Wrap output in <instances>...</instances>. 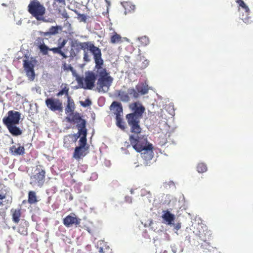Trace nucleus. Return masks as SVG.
<instances>
[{
  "instance_id": "obj_46",
  "label": "nucleus",
  "mask_w": 253,
  "mask_h": 253,
  "mask_svg": "<svg viewBox=\"0 0 253 253\" xmlns=\"http://www.w3.org/2000/svg\"><path fill=\"white\" fill-rule=\"evenodd\" d=\"M207 244H208V242L204 241V244H202L201 246V248H202L203 249H206V248H205V246H207Z\"/></svg>"
},
{
  "instance_id": "obj_21",
  "label": "nucleus",
  "mask_w": 253,
  "mask_h": 253,
  "mask_svg": "<svg viewBox=\"0 0 253 253\" xmlns=\"http://www.w3.org/2000/svg\"><path fill=\"white\" fill-rule=\"evenodd\" d=\"M12 215V219L15 223H18L20 221V217L21 215V211L20 209H12L10 210Z\"/></svg>"
},
{
  "instance_id": "obj_48",
  "label": "nucleus",
  "mask_w": 253,
  "mask_h": 253,
  "mask_svg": "<svg viewBox=\"0 0 253 253\" xmlns=\"http://www.w3.org/2000/svg\"><path fill=\"white\" fill-rule=\"evenodd\" d=\"M63 16L64 18H68V14L67 13H65V14H63Z\"/></svg>"
},
{
  "instance_id": "obj_35",
  "label": "nucleus",
  "mask_w": 253,
  "mask_h": 253,
  "mask_svg": "<svg viewBox=\"0 0 253 253\" xmlns=\"http://www.w3.org/2000/svg\"><path fill=\"white\" fill-rule=\"evenodd\" d=\"M121 36L115 33V34L111 37V42L113 44L118 43L121 41Z\"/></svg>"
},
{
  "instance_id": "obj_45",
  "label": "nucleus",
  "mask_w": 253,
  "mask_h": 253,
  "mask_svg": "<svg viewBox=\"0 0 253 253\" xmlns=\"http://www.w3.org/2000/svg\"><path fill=\"white\" fill-rule=\"evenodd\" d=\"M97 248L98 249V251L100 253H105V251H104V249H103V247H98V246Z\"/></svg>"
},
{
  "instance_id": "obj_5",
  "label": "nucleus",
  "mask_w": 253,
  "mask_h": 253,
  "mask_svg": "<svg viewBox=\"0 0 253 253\" xmlns=\"http://www.w3.org/2000/svg\"><path fill=\"white\" fill-rule=\"evenodd\" d=\"M135 134L130 135L129 140L134 149L138 152H140L147 147L149 143L144 135L136 134L137 135L135 136Z\"/></svg>"
},
{
  "instance_id": "obj_33",
  "label": "nucleus",
  "mask_w": 253,
  "mask_h": 253,
  "mask_svg": "<svg viewBox=\"0 0 253 253\" xmlns=\"http://www.w3.org/2000/svg\"><path fill=\"white\" fill-rule=\"evenodd\" d=\"M138 40L141 46H146L149 43V38L146 36L141 37L138 38Z\"/></svg>"
},
{
  "instance_id": "obj_34",
  "label": "nucleus",
  "mask_w": 253,
  "mask_h": 253,
  "mask_svg": "<svg viewBox=\"0 0 253 253\" xmlns=\"http://www.w3.org/2000/svg\"><path fill=\"white\" fill-rule=\"evenodd\" d=\"M197 170L199 173L206 172L207 170L206 165L203 163L198 164L197 167Z\"/></svg>"
},
{
  "instance_id": "obj_12",
  "label": "nucleus",
  "mask_w": 253,
  "mask_h": 253,
  "mask_svg": "<svg viewBox=\"0 0 253 253\" xmlns=\"http://www.w3.org/2000/svg\"><path fill=\"white\" fill-rule=\"evenodd\" d=\"M45 104L52 111H62V102L58 99L48 98L45 100Z\"/></svg>"
},
{
  "instance_id": "obj_47",
  "label": "nucleus",
  "mask_w": 253,
  "mask_h": 253,
  "mask_svg": "<svg viewBox=\"0 0 253 253\" xmlns=\"http://www.w3.org/2000/svg\"><path fill=\"white\" fill-rule=\"evenodd\" d=\"M169 106L170 107H172V108H171V109H172V110H173V111H174V110H175V108H174V106H173V104H172V103H169Z\"/></svg>"
},
{
  "instance_id": "obj_42",
  "label": "nucleus",
  "mask_w": 253,
  "mask_h": 253,
  "mask_svg": "<svg viewBox=\"0 0 253 253\" xmlns=\"http://www.w3.org/2000/svg\"><path fill=\"white\" fill-rule=\"evenodd\" d=\"M78 16L81 18V21L85 22L86 20V16L84 14H79Z\"/></svg>"
},
{
  "instance_id": "obj_26",
  "label": "nucleus",
  "mask_w": 253,
  "mask_h": 253,
  "mask_svg": "<svg viewBox=\"0 0 253 253\" xmlns=\"http://www.w3.org/2000/svg\"><path fill=\"white\" fill-rule=\"evenodd\" d=\"M235 1L238 4L239 7H241L244 10L247 16L250 14L251 10L250 8L243 0H235Z\"/></svg>"
},
{
  "instance_id": "obj_1",
  "label": "nucleus",
  "mask_w": 253,
  "mask_h": 253,
  "mask_svg": "<svg viewBox=\"0 0 253 253\" xmlns=\"http://www.w3.org/2000/svg\"><path fill=\"white\" fill-rule=\"evenodd\" d=\"M77 46L84 50L83 59L85 62H88L90 60L87 52V51L89 50L93 56V59L95 64V66H96V63H97V61L100 63V64L104 63V61L102 58L101 49L95 46L92 42H80L78 43Z\"/></svg>"
},
{
  "instance_id": "obj_29",
  "label": "nucleus",
  "mask_w": 253,
  "mask_h": 253,
  "mask_svg": "<svg viewBox=\"0 0 253 253\" xmlns=\"http://www.w3.org/2000/svg\"><path fill=\"white\" fill-rule=\"evenodd\" d=\"M111 111H123L122 104L117 101H114L110 107Z\"/></svg>"
},
{
  "instance_id": "obj_30",
  "label": "nucleus",
  "mask_w": 253,
  "mask_h": 253,
  "mask_svg": "<svg viewBox=\"0 0 253 253\" xmlns=\"http://www.w3.org/2000/svg\"><path fill=\"white\" fill-rule=\"evenodd\" d=\"M61 87H62V89L60 90L57 94L56 95L57 96H62L63 94H65L66 96L67 97L69 96V88L67 86L66 84H62L61 85Z\"/></svg>"
},
{
  "instance_id": "obj_51",
  "label": "nucleus",
  "mask_w": 253,
  "mask_h": 253,
  "mask_svg": "<svg viewBox=\"0 0 253 253\" xmlns=\"http://www.w3.org/2000/svg\"><path fill=\"white\" fill-rule=\"evenodd\" d=\"M180 227V226L179 225H177V226H176L177 229H179Z\"/></svg>"
},
{
  "instance_id": "obj_38",
  "label": "nucleus",
  "mask_w": 253,
  "mask_h": 253,
  "mask_svg": "<svg viewBox=\"0 0 253 253\" xmlns=\"http://www.w3.org/2000/svg\"><path fill=\"white\" fill-rule=\"evenodd\" d=\"M143 61L141 63L140 67L142 69H145L148 66L149 61L147 59H145L144 57H143Z\"/></svg>"
},
{
  "instance_id": "obj_27",
  "label": "nucleus",
  "mask_w": 253,
  "mask_h": 253,
  "mask_svg": "<svg viewBox=\"0 0 253 253\" xmlns=\"http://www.w3.org/2000/svg\"><path fill=\"white\" fill-rule=\"evenodd\" d=\"M36 192L33 191H30L28 193V202L30 204H35L38 202Z\"/></svg>"
},
{
  "instance_id": "obj_14",
  "label": "nucleus",
  "mask_w": 253,
  "mask_h": 253,
  "mask_svg": "<svg viewBox=\"0 0 253 253\" xmlns=\"http://www.w3.org/2000/svg\"><path fill=\"white\" fill-rule=\"evenodd\" d=\"M81 219L78 218L75 213H71L63 219V224L67 227L72 226L75 224L76 227L81 223Z\"/></svg>"
},
{
  "instance_id": "obj_9",
  "label": "nucleus",
  "mask_w": 253,
  "mask_h": 253,
  "mask_svg": "<svg viewBox=\"0 0 253 253\" xmlns=\"http://www.w3.org/2000/svg\"><path fill=\"white\" fill-rule=\"evenodd\" d=\"M88 146H87V142H84L82 139L79 146H77L73 153V157L77 160H79L84 157L88 153Z\"/></svg>"
},
{
  "instance_id": "obj_20",
  "label": "nucleus",
  "mask_w": 253,
  "mask_h": 253,
  "mask_svg": "<svg viewBox=\"0 0 253 253\" xmlns=\"http://www.w3.org/2000/svg\"><path fill=\"white\" fill-rule=\"evenodd\" d=\"M163 213L162 216L163 219L168 224H172L175 218L174 215L168 211H164Z\"/></svg>"
},
{
  "instance_id": "obj_39",
  "label": "nucleus",
  "mask_w": 253,
  "mask_h": 253,
  "mask_svg": "<svg viewBox=\"0 0 253 253\" xmlns=\"http://www.w3.org/2000/svg\"><path fill=\"white\" fill-rule=\"evenodd\" d=\"M72 138V135H68L67 136H65L64 138V143L65 144H69L70 142V139Z\"/></svg>"
},
{
  "instance_id": "obj_36",
  "label": "nucleus",
  "mask_w": 253,
  "mask_h": 253,
  "mask_svg": "<svg viewBox=\"0 0 253 253\" xmlns=\"http://www.w3.org/2000/svg\"><path fill=\"white\" fill-rule=\"evenodd\" d=\"M119 96L122 101H128L129 100V96L128 93L125 91L120 92L119 93Z\"/></svg>"
},
{
  "instance_id": "obj_7",
  "label": "nucleus",
  "mask_w": 253,
  "mask_h": 253,
  "mask_svg": "<svg viewBox=\"0 0 253 253\" xmlns=\"http://www.w3.org/2000/svg\"><path fill=\"white\" fill-rule=\"evenodd\" d=\"M65 121L73 125L76 124L77 127L82 126V124L84 122V126H86V121L82 118V116L77 112H67Z\"/></svg>"
},
{
  "instance_id": "obj_40",
  "label": "nucleus",
  "mask_w": 253,
  "mask_h": 253,
  "mask_svg": "<svg viewBox=\"0 0 253 253\" xmlns=\"http://www.w3.org/2000/svg\"><path fill=\"white\" fill-rule=\"evenodd\" d=\"M91 102L89 99H86L84 101H81V105L84 107H87L91 104Z\"/></svg>"
},
{
  "instance_id": "obj_22",
  "label": "nucleus",
  "mask_w": 253,
  "mask_h": 253,
  "mask_svg": "<svg viewBox=\"0 0 253 253\" xmlns=\"http://www.w3.org/2000/svg\"><path fill=\"white\" fill-rule=\"evenodd\" d=\"M123 112H117L116 113V125L122 130H125L126 125L125 122L123 121V115L121 114Z\"/></svg>"
},
{
  "instance_id": "obj_49",
  "label": "nucleus",
  "mask_w": 253,
  "mask_h": 253,
  "mask_svg": "<svg viewBox=\"0 0 253 253\" xmlns=\"http://www.w3.org/2000/svg\"><path fill=\"white\" fill-rule=\"evenodd\" d=\"M69 69L71 71H73V67H72L71 65H69Z\"/></svg>"
},
{
  "instance_id": "obj_16",
  "label": "nucleus",
  "mask_w": 253,
  "mask_h": 253,
  "mask_svg": "<svg viewBox=\"0 0 253 253\" xmlns=\"http://www.w3.org/2000/svg\"><path fill=\"white\" fill-rule=\"evenodd\" d=\"M153 147L152 144L149 143L147 147L145 148L141 152V156L146 162L149 161L153 157Z\"/></svg>"
},
{
  "instance_id": "obj_6",
  "label": "nucleus",
  "mask_w": 253,
  "mask_h": 253,
  "mask_svg": "<svg viewBox=\"0 0 253 253\" xmlns=\"http://www.w3.org/2000/svg\"><path fill=\"white\" fill-rule=\"evenodd\" d=\"M96 77V75L93 72L86 71L85 72V77L78 78L77 82L83 88L91 89L94 86Z\"/></svg>"
},
{
  "instance_id": "obj_23",
  "label": "nucleus",
  "mask_w": 253,
  "mask_h": 253,
  "mask_svg": "<svg viewBox=\"0 0 253 253\" xmlns=\"http://www.w3.org/2000/svg\"><path fill=\"white\" fill-rule=\"evenodd\" d=\"M16 125H12L10 126H6L9 132L13 136L20 135L22 133V130L17 127Z\"/></svg>"
},
{
  "instance_id": "obj_41",
  "label": "nucleus",
  "mask_w": 253,
  "mask_h": 253,
  "mask_svg": "<svg viewBox=\"0 0 253 253\" xmlns=\"http://www.w3.org/2000/svg\"><path fill=\"white\" fill-rule=\"evenodd\" d=\"M147 194L151 195V193L150 191H147L146 190L143 189L141 190V196H144Z\"/></svg>"
},
{
  "instance_id": "obj_4",
  "label": "nucleus",
  "mask_w": 253,
  "mask_h": 253,
  "mask_svg": "<svg viewBox=\"0 0 253 253\" xmlns=\"http://www.w3.org/2000/svg\"><path fill=\"white\" fill-rule=\"evenodd\" d=\"M144 112H133L126 115L127 123L130 127V131L135 134H139L142 129L139 125L140 120Z\"/></svg>"
},
{
  "instance_id": "obj_17",
  "label": "nucleus",
  "mask_w": 253,
  "mask_h": 253,
  "mask_svg": "<svg viewBox=\"0 0 253 253\" xmlns=\"http://www.w3.org/2000/svg\"><path fill=\"white\" fill-rule=\"evenodd\" d=\"M23 67L26 72L27 76L31 80H33L35 78V72L34 65L32 62L27 60H24Z\"/></svg>"
},
{
  "instance_id": "obj_18",
  "label": "nucleus",
  "mask_w": 253,
  "mask_h": 253,
  "mask_svg": "<svg viewBox=\"0 0 253 253\" xmlns=\"http://www.w3.org/2000/svg\"><path fill=\"white\" fill-rule=\"evenodd\" d=\"M28 226L29 222L25 219H22L18 228V232L22 235H27Z\"/></svg>"
},
{
  "instance_id": "obj_37",
  "label": "nucleus",
  "mask_w": 253,
  "mask_h": 253,
  "mask_svg": "<svg viewBox=\"0 0 253 253\" xmlns=\"http://www.w3.org/2000/svg\"><path fill=\"white\" fill-rule=\"evenodd\" d=\"M127 92L128 95H132L135 98L138 97V94L134 88H129Z\"/></svg>"
},
{
  "instance_id": "obj_13",
  "label": "nucleus",
  "mask_w": 253,
  "mask_h": 253,
  "mask_svg": "<svg viewBox=\"0 0 253 253\" xmlns=\"http://www.w3.org/2000/svg\"><path fill=\"white\" fill-rule=\"evenodd\" d=\"M68 40L67 39H63L61 38L58 40V46L56 47H52L51 51L54 54H58L62 57V59H66L68 56L62 50V49L65 46L67 43Z\"/></svg>"
},
{
  "instance_id": "obj_28",
  "label": "nucleus",
  "mask_w": 253,
  "mask_h": 253,
  "mask_svg": "<svg viewBox=\"0 0 253 253\" xmlns=\"http://www.w3.org/2000/svg\"><path fill=\"white\" fill-rule=\"evenodd\" d=\"M136 89L139 93L141 94H145L148 92V86L145 84H141L136 86Z\"/></svg>"
},
{
  "instance_id": "obj_24",
  "label": "nucleus",
  "mask_w": 253,
  "mask_h": 253,
  "mask_svg": "<svg viewBox=\"0 0 253 253\" xmlns=\"http://www.w3.org/2000/svg\"><path fill=\"white\" fill-rule=\"evenodd\" d=\"M10 151L12 154L16 155H22L25 153V149L23 146H19L17 148L13 145L10 148Z\"/></svg>"
},
{
  "instance_id": "obj_32",
  "label": "nucleus",
  "mask_w": 253,
  "mask_h": 253,
  "mask_svg": "<svg viewBox=\"0 0 253 253\" xmlns=\"http://www.w3.org/2000/svg\"><path fill=\"white\" fill-rule=\"evenodd\" d=\"M39 48L40 50V51L42 53L43 55H46L48 54V51H51V48H49L44 43L41 44L39 46Z\"/></svg>"
},
{
  "instance_id": "obj_25",
  "label": "nucleus",
  "mask_w": 253,
  "mask_h": 253,
  "mask_svg": "<svg viewBox=\"0 0 253 253\" xmlns=\"http://www.w3.org/2000/svg\"><path fill=\"white\" fill-rule=\"evenodd\" d=\"M129 109L131 111H145V107L139 102H135L129 105Z\"/></svg>"
},
{
  "instance_id": "obj_15",
  "label": "nucleus",
  "mask_w": 253,
  "mask_h": 253,
  "mask_svg": "<svg viewBox=\"0 0 253 253\" xmlns=\"http://www.w3.org/2000/svg\"><path fill=\"white\" fill-rule=\"evenodd\" d=\"M82 126L81 127H77L78 129V131L77 133L71 134L72 135V138H74V142H76L78 139L81 137L79 140V143H81V141L82 139L84 140V142H87L86 136L87 133V130L86 128V126H84V123H83V124L81 125Z\"/></svg>"
},
{
  "instance_id": "obj_11",
  "label": "nucleus",
  "mask_w": 253,
  "mask_h": 253,
  "mask_svg": "<svg viewBox=\"0 0 253 253\" xmlns=\"http://www.w3.org/2000/svg\"><path fill=\"white\" fill-rule=\"evenodd\" d=\"M21 114L19 112H8V115L2 119L3 124L6 126L18 125L20 120Z\"/></svg>"
},
{
  "instance_id": "obj_8",
  "label": "nucleus",
  "mask_w": 253,
  "mask_h": 253,
  "mask_svg": "<svg viewBox=\"0 0 253 253\" xmlns=\"http://www.w3.org/2000/svg\"><path fill=\"white\" fill-rule=\"evenodd\" d=\"M38 172L30 177V184L42 187L45 181V171L44 169H36Z\"/></svg>"
},
{
  "instance_id": "obj_43",
  "label": "nucleus",
  "mask_w": 253,
  "mask_h": 253,
  "mask_svg": "<svg viewBox=\"0 0 253 253\" xmlns=\"http://www.w3.org/2000/svg\"><path fill=\"white\" fill-rule=\"evenodd\" d=\"M125 201L128 203H131L132 202V198L130 196H126L125 197Z\"/></svg>"
},
{
  "instance_id": "obj_19",
  "label": "nucleus",
  "mask_w": 253,
  "mask_h": 253,
  "mask_svg": "<svg viewBox=\"0 0 253 253\" xmlns=\"http://www.w3.org/2000/svg\"><path fill=\"white\" fill-rule=\"evenodd\" d=\"M61 30V27L59 26H51L48 32H41V35L43 37H49L51 35H54L58 33L59 31Z\"/></svg>"
},
{
  "instance_id": "obj_10",
  "label": "nucleus",
  "mask_w": 253,
  "mask_h": 253,
  "mask_svg": "<svg viewBox=\"0 0 253 253\" xmlns=\"http://www.w3.org/2000/svg\"><path fill=\"white\" fill-rule=\"evenodd\" d=\"M12 202L11 196H7L6 194L0 193V215H4L6 210L9 207Z\"/></svg>"
},
{
  "instance_id": "obj_50",
  "label": "nucleus",
  "mask_w": 253,
  "mask_h": 253,
  "mask_svg": "<svg viewBox=\"0 0 253 253\" xmlns=\"http://www.w3.org/2000/svg\"><path fill=\"white\" fill-rule=\"evenodd\" d=\"M130 193L132 194H133L134 193V190L133 189H131L130 190Z\"/></svg>"
},
{
  "instance_id": "obj_44",
  "label": "nucleus",
  "mask_w": 253,
  "mask_h": 253,
  "mask_svg": "<svg viewBox=\"0 0 253 253\" xmlns=\"http://www.w3.org/2000/svg\"><path fill=\"white\" fill-rule=\"evenodd\" d=\"M54 0L59 4H61L63 5L65 4V0Z\"/></svg>"
},
{
  "instance_id": "obj_3",
  "label": "nucleus",
  "mask_w": 253,
  "mask_h": 253,
  "mask_svg": "<svg viewBox=\"0 0 253 253\" xmlns=\"http://www.w3.org/2000/svg\"><path fill=\"white\" fill-rule=\"evenodd\" d=\"M28 11L37 20L44 22L48 21L44 17L46 12L45 7L38 0H33L30 2Z\"/></svg>"
},
{
  "instance_id": "obj_31",
  "label": "nucleus",
  "mask_w": 253,
  "mask_h": 253,
  "mask_svg": "<svg viewBox=\"0 0 253 253\" xmlns=\"http://www.w3.org/2000/svg\"><path fill=\"white\" fill-rule=\"evenodd\" d=\"M67 105L65 111H74L75 109V103L71 96L67 97Z\"/></svg>"
},
{
  "instance_id": "obj_2",
  "label": "nucleus",
  "mask_w": 253,
  "mask_h": 253,
  "mask_svg": "<svg viewBox=\"0 0 253 253\" xmlns=\"http://www.w3.org/2000/svg\"><path fill=\"white\" fill-rule=\"evenodd\" d=\"M97 62L96 66L94 67L96 76L99 77L97 84L99 89L104 90V88H106L108 90L112 83L113 78L109 76L106 69L102 67L103 64H100V63Z\"/></svg>"
}]
</instances>
